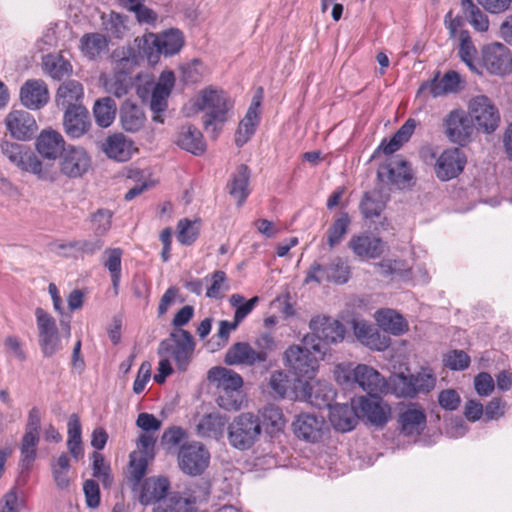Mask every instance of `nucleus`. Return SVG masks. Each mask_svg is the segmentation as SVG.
Returning a JSON list of instances; mask_svg holds the SVG:
<instances>
[{
    "mask_svg": "<svg viewBox=\"0 0 512 512\" xmlns=\"http://www.w3.org/2000/svg\"><path fill=\"white\" fill-rule=\"evenodd\" d=\"M245 395L242 390H222L219 391L217 403L227 411H238L243 406Z\"/></svg>",
    "mask_w": 512,
    "mask_h": 512,
    "instance_id": "55",
    "label": "nucleus"
},
{
    "mask_svg": "<svg viewBox=\"0 0 512 512\" xmlns=\"http://www.w3.org/2000/svg\"><path fill=\"white\" fill-rule=\"evenodd\" d=\"M374 319L381 330L394 336H400L408 331V323L405 318L393 309L377 310Z\"/></svg>",
    "mask_w": 512,
    "mask_h": 512,
    "instance_id": "35",
    "label": "nucleus"
},
{
    "mask_svg": "<svg viewBox=\"0 0 512 512\" xmlns=\"http://www.w3.org/2000/svg\"><path fill=\"white\" fill-rule=\"evenodd\" d=\"M466 112L478 133L490 135L500 126V110L494 100L487 95L478 94L470 97Z\"/></svg>",
    "mask_w": 512,
    "mask_h": 512,
    "instance_id": "7",
    "label": "nucleus"
},
{
    "mask_svg": "<svg viewBox=\"0 0 512 512\" xmlns=\"http://www.w3.org/2000/svg\"><path fill=\"white\" fill-rule=\"evenodd\" d=\"M350 278V268L347 263L337 258L331 262L328 267H323L319 264H314L307 273L305 282L311 281L321 282L328 280L337 284H344Z\"/></svg>",
    "mask_w": 512,
    "mask_h": 512,
    "instance_id": "23",
    "label": "nucleus"
},
{
    "mask_svg": "<svg viewBox=\"0 0 512 512\" xmlns=\"http://www.w3.org/2000/svg\"><path fill=\"white\" fill-rule=\"evenodd\" d=\"M208 379L219 391L241 390L243 378L237 372L225 367H213L208 372Z\"/></svg>",
    "mask_w": 512,
    "mask_h": 512,
    "instance_id": "38",
    "label": "nucleus"
},
{
    "mask_svg": "<svg viewBox=\"0 0 512 512\" xmlns=\"http://www.w3.org/2000/svg\"><path fill=\"white\" fill-rule=\"evenodd\" d=\"M293 432L297 438L317 443L329 433V426L323 416L315 413H301L292 423Z\"/></svg>",
    "mask_w": 512,
    "mask_h": 512,
    "instance_id": "17",
    "label": "nucleus"
},
{
    "mask_svg": "<svg viewBox=\"0 0 512 512\" xmlns=\"http://www.w3.org/2000/svg\"><path fill=\"white\" fill-rule=\"evenodd\" d=\"M169 482L165 478H148L142 485L139 501L142 505H148L159 501L166 495Z\"/></svg>",
    "mask_w": 512,
    "mask_h": 512,
    "instance_id": "42",
    "label": "nucleus"
},
{
    "mask_svg": "<svg viewBox=\"0 0 512 512\" xmlns=\"http://www.w3.org/2000/svg\"><path fill=\"white\" fill-rule=\"evenodd\" d=\"M360 208L364 217H377L385 208V201L378 192L366 193L361 202Z\"/></svg>",
    "mask_w": 512,
    "mask_h": 512,
    "instance_id": "57",
    "label": "nucleus"
},
{
    "mask_svg": "<svg viewBox=\"0 0 512 512\" xmlns=\"http://www.w3.org/2000/svg\"><path fill=\"white\" fill-rule=\"evenodd\" d=\"M310 333L303 337L305 345L318 354L325 355L324 345L338 344L345 338V327L338 320L317 315L309 322Z\"/></svg>",
    "mask_w": 512,
    "mask_h": 512,
    "instance_id": "6",
    "label": "nucleus"
},
{
    "mask_svg": "<svg viewBox=\"0 0 512 512\" xmlns=\"http://www.w3.org/2000/svg\"><path fill=\"white\" fill-rule=\"evenodd\" d=\"M466 156L459 148H450L443 151L435 163V174L441 181H448L457 177L464 169Z\"/></svg>",
    "mask_w": 512,
    "mask_h": 512,
    "instance_id": "22",
    "label": "nucleus"
},
{
    "mask_svg": "<svg viewBox=\"0 0 512 512\" xmlns=\"http://www.w3.org/2000/svg\"><path fill=\"white\" fill-rule=\"evenodd\" d=\"M119 116L122 128L131 133L139 131L146 120L143 110L130 100L122 104Z\"/></svg>",
    "mask_w": 512,
    "mask_h": 512,
    "instance_id": "39",
    "label": "nucleus"
},
{
    "mask_svg": "<svg viewBox=\"0 0 512 512\" xmlns=\"http://www.w3.org/2000/svg\"><path fill=\"white\" fill-rule=\"evenodd\" d=\"M84 90L80 82L69 80L62 83L56 94V104L65 110L80 106L77 102L83 97Z\"/></svg>",
    "mask_w": 512,
    "mask_h": 512,
    "instance_id": "41",
    "label": "nucleus"
},
{
    "mask_svg": "<svg viewBox=\"0 0 512 512\" xmlns=\"http://www.w3.org/2000/svg\"><path fill=\"white\" fill-rule=\"evenodd\" d=\"M443 126L448 139L461 146L470 143L476 132L467 112L461 109L449 112L444 119Z\"/></svg>",
    "mask_w": 512,
    "mask_h": 512,
    "instance_id": "16",
    "label": "nucleus"
},
{
    "mask_svg": "<svg viewBox=\"0 0 512 512\" xmlns=\"http://www.w3.org/2000/svg\"><path fill=\"white\" fill-rule=\"evenodd\" d=\"M414 129L415 121L407 120L388 142L386 140L382 141L378 151H382L386 155L394 153L410 139Z\"/></svg>",
    "mask_w": 512,
    "mask_h": 512,
    "instance_id": "47",
    "label": "nucleus"
},
{
    "mask_svg": "<svg viewBox=\"0 0 512 512\" xmlns=\"http://www.w3.org/2000/svg\"><path fill=\"white\" fill-rule=\"evenodd\" d=\"M263 358L264 354L256 353L249 343L237 342L226 351L224 361L228 365L253 366L262 363Z\"/></svg>",
    "mask_w": 512,
    "mask_h": 512,
    "instance_id": "32",
    "label": "nucleus"
},
{
    "mask_svg": "<svg viewBox=\"0 0 512 512\" xmlns=\"http://www.w3.org/2000/svg\"><path fill=\"white\" fill-rule=\"evenodd\" d=\"M43 70L53 79L60 80L64 76L69 75L72 66L63 57L58 55H46L43 57Z\"/></svg>",
    "mask_w": 512,
    "mask_h": 512,
    "instance_id": "51",
    "label": "nucleus"
},
{
    "mask_svg": "<svg viewBox=\"0 0 512 512\" xmlns=\"http://www.w3.org/2000/svg\"><path fill=\"white\" fill-rule=\"evenodd\" d=\"M349 224L350 218L348 214L341 213L328 231V243L330 247H334L340 243L344 235L347 233Z\"/></svg>",
    "mask_w": 512,
    "mask_h": 512,
    "instance_id": "60",
    "label": "nucleus"
},
{
    "mask_svg": "<svg viewBox=\"0 0 512 512\" xmlns=\"http://www.w3.org/2000/svg\"><path fill=\"white\" fill-rule=\"evenodd\" d=\"M458 38V55L461 61L466 64L471 72L481 75V56H479L469 32L461 30Z\"/></svg>",
    "mask_w": 512,
    "mask_h": 512,
    "instance_id": "36",
    "label": "nucleus"
},
{
    "mask_svg": "<svg viewBox=\"0 0 512 512\" xmlns=\"http://www.w3.org/2000/svg\"><path fill=\"white\" fill-rule=\"evenodd\" d=\"M443 362L451 370H464L469 366L470 357L462 350H452L444 355Z\"/></svg>",
    "mask_w": 512,
    "mask_h": 512,
    "instance_id": "64",
    "label": "nucleus"
},
{
    "mask_svg": "<svg viewBox=\"0 0 512 512\" xmlns=\"http://www.w3.org/2000/svg\"><path fill=\"white\" fill-rule=\"evenodd\" d=\"M353 253L361 259H374L384 251V244L378 237L369 234L354 235L348 243Z\"/></svg>",
    "mask_w": 512,
    "mask_h": 512,
    "instance_id": "30",
    "label": "nucleus"
},
{
    "mask_svg": "<svg viewBox=\"0 0 512 512\" xmlns=\"http://www.w3.org/2000/svg\"><path fill=\"white\" fill-rule=\"evenodd\" d=\"M102 25L104 30L114 38L122 37L127 29L124 18L115 12L104 14L102 16Z\"/></svg>",
    "mask_w": 512,
    "mask_h": 512,
    "instance_id": "59",
    "label": "nucleus"
},
{
    "mask_svg": "<svg viewBox=\"0 0 512 512\" xmlns=\"http://www.w3.org/2000/svg\"><path fill=\"white\" fill-rule=\"evenodd\" d=\"M182 77L186 83H198L206 75V67L199 60H193L181 67Z\"/></svg>",
    "mask_w": 512,
    "mask_h": 512,
    "instance_id": "62",
    "label": "nucleus"
},
{
    "mask_svg": "<svg viewBox=\"0 0 512 512\" xmlns=\"http://www.w3.org/2000/svg\"><path fill=\"white\" fill-rule=\"evenodd\" d=\"M413 389L415 390V397L419 394H427L432 391L437 382L435 372L429 367H422L415 374H411Z\"/></svg>",
    "mask_w": 512,
    "mask_h": 512,
    "instance_id": "52",
    "label": "nucleus"
},
{
    "mask_svg": "<svg viewBox=\"0 0 512 512\" xmlns=\"http://www.w3.org/2000/svg\"><path fill=\"white\" fill-rule=\"evenodd\" d=\"M36 151L47 160H55L60 157L66 148L63 136L51 128L44 129L37 136L35 141Z\"/></svg>",
    "mask_w": 512,
    "mask_h": 512,
    "instance_id": "28",
    "label": "nucleus"
},
{
    "mask_svg": "<svg viewBox=\"0 0 512 512\" xmlns=\"http://www.w3.org/2000/svg\"><path fill=\"white\" fill-rule=\"evenodd\" d=\"M195 345L194 338L189 331L178 329L173 331L168 339L160 343L158 354L169 357L180 371H184L192 359Z\"/></svg>",
    "mask_w": 512,
    "mask_h": 512,
    "instance_id": "9",
    "label": "nucleus"
},
{
    "mask_svg": "<svg viewBox=\"0 0 512 512\" xmlns=\"http://www.w3.org/2000/svg\"><path fill=\"white\" fill-rule=\"evenodd\" d=\"M226 418L218 413L205 415L198 423L197 430L201 436L219 439L222 437Z\"/></svg>",
    "mask_w": 512,
    "mask_h": 512,
    "instance_id": "46",
    "label": "nucleus"
},
{
    "mask_svg": "<svg viewBox=\"0 0 512 512\" xmlns=\"http://www.w3.org/2000/svg\"><path fill=\"white\" fill-rule=\"evenodd\" d=\"M92 167V157L82 146L68 145L58 160V178L62 175L69 179H78L86 175Z\"/></svg>",
    "mask_w": 512,
    "mask_h": 512,
    "instance_id": "13",
    "label": "nucleus"
},
{
    "mask_svg": "<svg viewBox=\"0 0 512 512\" xmlns=\"http://www.w3.org/2000/svg\"><path fill=\"white\" fill-rule=\"evenodd\" d=\"M175 74L171 70H164L158 77L157 82H147L137 87L138 97L149 104L150 110L154 113L153 121L163 123L162 113L168 107V98L175 86Z\"/></svg>",
    "mask_w": 512,
    "mask_h": 512,
    "instance_id": "5",
    "label": "nucleus"
},
{
    "mask_svg": "<svg viewBox=\"0 0 512 512\" xmlns=\"http://www.w3.org/2000/svg\"><path fill=\"white\" fill-rule=\"evenodd\" d=\"M263 422L270 426L273 431H280L285 426V419L282 410L274 405L265 407L262 411Z\"/></svg>",
    "mask_w": 512,
    "mask_h": 512,
    "instance_id": "63",
    "label": "nucleus"
},
{
    "mask_svg": "<svg viewBox=\"0 0 512 512\" xmlns=\"http://www.w3.org/2000/svg\"><path fill=\"white\" fill-rule=\"evenodd\" d=\"M175 143L181 149L194 155H201L206 150L202 133L192 125H184L179 128L175 136Z\"/></svg>",
    "mask_w": 512,
    "mask_h": 512,
    "instance_id": "34",
    "label": "nucleus"
},
{
    "mask_svg": "<svg viewBox=\"0 0 512 512\" xmlns=\"http://www.w3.org/2000/svg\"><path fill=\"white\" fill-rule=\"evenodd\" d=\"M260 103L261 97H254L244 118L240 121L235 134V143L237 146H243L255 133L260 121Z\"/></svg>",
    "mask_w": 512,
    "mask_h": 512,
    "instance_id": "31",
    "label": "nucleus"
},
{
    "mask_svg": "<svg viewBox=\"0 0 512 512\" xmlns=\"http://www.w3.org/2000/svg\"><path fill=\"white\" fill-rule=\"evenodd\" d=\"M460 4L464 15L474 30L481 33L489 30V17L473 0H460Z\"/></svg>",
    "mask_w": 512,
    "mask_h": 512,
    "instance_id": "44",
    "label": "nucleus"
},
{
    "mask_svg": "<svg viewBox=\"0 0 512 512\" xmlns=\"http://www.w3.org/2000/svg\"><path fill=\"white\" fill-rule=\"evenodd\" d=\"M334 380L341 386L361 388L369 394L385 392V378L373 367L366 364L342 362L334 366Z\"/></svg>",
    "mask_w": 512,
    "mask_h": 512,
    "instance_id": "3",
    "label": "nucleus"
},
{
    "mask_svg": "<svg viewBox=\"0 0 512 512\" xmlns=\"http://www.w3.org/2000/svg\"><path fill=\"white\" fill-rule=\"evenodd\" d=\"M458 38V55L461 61L466 64L471 72L481 75V56H479L469 32L461 30Z\"/></svg>",
    "mask_w": 512,
    "mask_h": 512,
    "instance_id": "37",
    "label": "nucleus"
},
{
    "mask_svg": "<svg viewBox=\"0 0 512 512\" xmlns=\"http://www.w3.org/2000/svg\"><path fill=\"white\" fill-rule=\"evenodd\" d=\"M179 467L188 475L202 474L209 465L210 453L198 442L183 445L178 454Z\"/></svg>",
    "mask_w": 512,
    "mask_h": 512,
    "instance_id": "20",
    "label": "nucleus"
},
{
    "mask_svg": "<svg viewBox=\"0 0 512 512\" xmlns=\"http://www.w3.org/2000/svg\"><path fill=\"white\" fill-rule=\"evenodd\" d=\"M399 422L404 434L419 435L425 428L426 416L420 407L412 405L400 414Z\"/></svg>",
    "mask_w": 512,
    "mask_h": 512,
    "instance_id": "40",
    "label": "nucleus"
},
{
    "mask_svg": "<svg viewBox=\"0 0 512 512\" xmlns=\"http://www.w3.org/2000/svg\"><path fill=\"white\" fill-rule=\"evenodd\" d=\"M39 442V433L25 430L21 444L23 466L28 467L36 457V446Z\"/></svg>",
    "mask_w": 512,
    "mask_h": 512,
    "instance_id": "58",
    "label": "nucleus"
},
{
    "mask_svg": "<svg viewBox=\"0 0 512 512\" xmlns=\"http://www.w3.org/2000/svg\"><path fill=\"white\" fill-rule=\"evenodd\" d=\"M258 302V296H254L246 301L242 295L237 293L232 294L229 297V303L235 308L234 320L236 324H240L252 312Z\"/></svg>",
    "mask_w": 512,
    "mask_h": 512,
    "instance_id": "53",
    "label": "nucleus"
},
{
    "mask_svg": "<svg viewBox=\"0 0 512 512\" xmlns=\"http://www.w3.org/2000/svg\"><path fill=\"white\" fill-rule=\"evenodd\" d=\"M64 131L72 139H78L90 128L87 109L84 106H73L67 109L63 120Z\"/></svg>",
    "mask_w": 512,
    "mask_h": 512,
    "instance_id": "29",
    "label": "nucleus"
},
{
    "mask_svg": "<svg viewBox=\"0 0 512 512\" xmlns=\"http://www.w3.org/2000/svg\"><path fill=\"white\" fill-rule=\"evenodd\" d=\"M311 345L301 344L289 346L283 356L284 365L295 376V384L316 376L320 367V359L314 355Z\"/></svg>",
    "mask_w": 512,
    "mask_h": 512,
    "instance_id": "8",
    "label": "nucleus"
},
{
    "mask_svg": "<svg viewBox=\"0 0 512 512\" xmlns=\"http://www.w3.org/2000/svg\"><path fill=\"white\" fill-rule=\"evenodd\" d=\"M19 99L24 107L39 110L49 101L47 85L40 79L27 80L20 88Z\"/></svg>",
    "mask_w": 512,
    "mask_h": 512,
    "instance_id": "26",
    "label": "nucleus"
},
{
    "mask_svg": "<svg viewBox=\"0 0 512 512\" xmlns=\"http://www.w3.org/2000/svg\"><path fill=\"white\" fill-rule=\"evenodd\" d=\"M133 65V59L123 57L116 62L112 72L103 73L100 77V81L105 91L118 98L126 95L132 85L129 71L132 69Z\"/></svg>",
    "mask_w": 512,
    "mask_h": 512,
    "instance_id": "19",
    "label": "nucleus"
},
{
    "mask_svg": "<svg viewBox=\"0 0 512 512\" xmlns=\"http://www.w3.org/2000/svg\"><path fill=\"white\" fill-rule=\"evenodd\" d=\"M136 41L141 56L154 65L159 62L161 55L168 57L177 54L184 45V36L178 29H169L158 34H144Z\"/></svg>",
    "mask_w": 512,
    "mask_h": 512,
    "instance_id": "4",
    "label": "nucleus"
},
{
    "mask_svg": "<svg viewBox=\"0 0 512 512\" xmlns=\"http://www.w3.org/2000/svg\"><path fill=\"white\" fill-rule=\"evenodd\" d=\"M38 343L44 357H52L63 349L55 318L41 307L35 309Z\"/></svg>",
    "mask_w": 512,
    "mask_h": 512,
    "instance_id": "11",
    "label": "nucleus"
},
{
    "mask_svg": "<svg viewBox=\"0 0 512 512\" xmlns=\"http://www.w3.org/2000/svg\"><path fill=\"white\" fill-rule=\"evenodd\" d=\"M351 326L356 339L371 350L384 351L390 345V338L381 334L370 323L363 319H353Z\"/></svg>",
    "mask_w": 512,
    "mask_h": 512,
    "instance_id": "25",
    "label": "nucleus"
},
{
    "mask_svg": "<svg viewBox=\"0 0 512 512\" xmlns=\"http://www.w3.org/2000/svg\"><path fill=\"white\" fill-rule=\"evenodd\" d=\"M101 150L109 159L117 162H127L138 152L134 141L123 133L107 136L101 145Z\"/></svg>",
    "mask_w": 512,
    "mask_h": 512,
    "instance_id": "24",
    "label": "nucleus"
},
{
    "mask_svg": "<svg viewBox=\"0 0 512 512\" xmlns=\"http://www.w3.org/2000/svg\"><path fill=\"white\" fill-rule=\"evenodd\" d=\"M249 170L246 166L241 165L237 168L235 174L228 185L230 195L241 205L249 195Z\"/></svg>",
    "mask_w": 512,
    "mask_h": 512,
    "instance_id": "45",
    "label": "nucleus"
},
{
    "mask_svg": "<svg viewBox=\"0 0 512 512\" xmlns=\"http://www.w3.org/2000/svg\"><path fill=\"white\" fill-rule=\"evenodd\" d=\"M0 150L11 164L22 172L32 174L40 181L58 180L56 165L52 162H43L30 147L4 140L0 144Z\"/></svg>",
    "mask_w": 512,
    "mask_h": 512,
    "instance_id": "2",
    "label": "nucleus"
},
{
    "mask_svg": "<svg viewBox=\"0 0 512 512\" xmlns=\"http://www.w3.org/2000/svg\"><path fill=\"white\" fill-rule=\"evenodd\" d=\"M70 468V461L66 454H61L57 460L52 464V472L54 480L58 487L66 488L69 484L68 471Z\"/></svg>",
    "mask_w": 512,
    "mask_h": 512,
    "instance_id": "61",
    "label": "nucleus"
},
{
    "mask_svg": "<svg viewBox=\"0 0 512 512\" xmlns=\"http://www.w3.org/2000/svg\"><path fill=\"white\" fill-rule=\"evenodd\" d=\"M233 101L228 94L213 86L201 89L184 107L186 116L191 117L203 112L202 124L207 132L215 136L228 120Z\"/></svg>",
    "mask_w": 512,
    "mask_h": 512,
    "instance_id": "1",
    "label": "nucleus"
},
{
    "mask_svg": "<svg viewBox=\"0 0 512 512\" xmlns=\"http://www.w3.org/2000/svg\"><path fill=\"white\" fill-rule=\"evenodd\" d=\"M108 40L100 33H88L80 40V49L89 59H95L107 49Z\"/></svg>",
    "mask_w": 512,
    "mask_h": 512,
    "instance_id": "48",
    "label": "nucleus"
},
{
    "mask_svg": "<svg viewBox=\"0 0 512 512\" xmlns=\"http://www.w3.org/2000/svg\"><path fill=\"white\" fill-rule=\"evenodd\" d=\"M156 439L151 434L141 433L136 449L129 456L128 478L135 485L145 476L148 462L154 457Z\"/></svg>",
    "mask_w": 512,
    "mask_h": 512,
    "instance_id": "15",
    "label": "nucleus"
},
{
    "mask_svg": "<svg viewBox=\"0 0 512 512\" xmlns=\"http://www.w3.org/2000/svg\"><path fill=\"white\" fill-rule=\"evenodd\" d=\"M261 431L258 416L250 412L241 413L228 426V440L233 447L246 450L259 439Z\"/></svg>",
    "mask_w": 512,
    "mask_h": 512,
    "instance_id": "10",
    "label": "nucleus"
},
{
    "mask_svg": "<svg viewBox=\"0 0 512 512\" xmlns=\"http://www.w3.org/2000/svg\"><path fill=\"white\" fill-rule=\"evenodd\" d=\"M353 403L359 418L366 419L372 425L383 426L390 418L391 408L380 398L360 396L354 398Z\"/></svg>",
    "mask_w": 512,
    "mask_h": 512,
    "instance_id": "21",
    "label": "nucleus"
},
{
    "mask_svg": "<svg viewBox=\"0 0 512 512\" xmlns=\"http://www.w3.org/2000/svg\"><path fill=\"white\" fill-rule=\"evenodd\" d=\"M329 419L332 426L340 432H348L355 428L359 414L354 407L353 400L351 405L336 404L329 407Z\"/></svg>",
    "mask_w": 512,
    "mask_h": 512,
    "instance_id": "33",
    "label": "nucleus"
},
{
    "mask_svg": "<svg viewBox=\"0 0 512 512\" xmlns=\"http://www.w3.org/2000/svg\"><path fill=\"white\" fill-rule=\"evenodd\" d=\"M122 254L123 252L120 248L106 249L103 254V265L111 275L112 285L116 292L121 279Z\"/></svg>",
    "mask_w": 512,
    "mask_h": 512,
    "instance_id": "50",
    "label": "nucleus"
},
{
    "mask_svg": "<svg viewBox=\"0 0 512 512\" xmlns=\"http://www.w3.org/2000/svg\"><path fill=\"white\" fill-rule=\"evenodd\" d=\"M294 394L297 400L307 402L317 408H329L337 392L330 382L314 377L295 384Z\"/></svg>",
    "mask_w": 512,
    "mask_h": 512,
    "instance_id": "12",
    "label": "nucleus"
},
{
    "mask_svg": "<svg viewBox=\"0 0 512 512\" xmlns=\"http://www.w3.org/2000/svg\"><path fill=\"white\" fill-rule=\"evenodd\" d=\"M96 123L103 128L109 127L116 115V104L110 97L98 99L93 107Z\"/></svg>",
    "mask_w": 512,
    "mask_h": 512,
    "instance_id": "49",
    "label": "nucleus"
},
{
    "mask_svg": "<svg viewBox=\"0 0 512 512\" xmlns=\"http://www.w3.org/2000/svg\"><path fill=\"white\" fill-rule=\"evenodd\" d=\"M4 125L11 138L17 141L32 140L39 129L35 117L22 109L11 110L4 118Z\"/></svg>",
    "mask_w": 512,
    "mask_h": 512,
    "instance_id": "18",
    "label": "nucleus"
},
{
    "mask_svg": "<svg viewBox=\"0 0 512 512\" xmlns=\"http://www.w3.org/2000/svg\"><path fill=\"white\" fill-rule=\"evenodd\" d=\"M177 240L182 245H191L198 237L200 220L181 219L177 225Z\"/></svg>",
    "mask_w": 512,
    "mask_h": 512,
    "instance_id": "54",
    "label": "nucleus"
},
{
    "mask_svg": "<svg viewBox=\"0 0 512 512\" xmlns=\"http://www.w3.org/2000/svg\"><path fill=\"white\" fill-rule=\"evenodd\" d=\"M378 177L387 184L405 188L412 180L413 174L409 164L400 158L391 160L388 164L378 169Z\"/></svg>",
    "mask_w": 512,
    "mask_h": 512,
    "instance_id": "27",
    "label": "nucleus"
},
{
    "mask_svg": "<svg viewBox=\"0 0 512 512\" xmlns=\"http://www.w3.org/2000/svg\"><path fill=\"white\" fill-rule=\"evenodd\" d=\"M392 394L397 398H415V390L413 389L410 375L397 373L391 375L385 380V392L383 394Z\"/></svg>",
    "mask_w": 512,
    "mask_h": 512,
    "instance_id": "43",
    "label": "nucleus"
},
{
    "mask_svg": "<svg viewBox=\"0 0 512 512\" xmlns=\"http://www.w3.org/2000/svg\"><path fill=\"white\" fill-rule=\"evenodd\" d=\"M92 460V475L101 481L104 488L111 487L113 483V477L111 475L110 465L105 461L102 454L98 452H94L92 454Z\"/></svg>",
    "mask_w": 512,
    "mask_h": 512,
    "instance_id": "56",
    "label": "nucleus"
},
{
    "mask_svg": "<svg viewBox=\"0 0 512 512\" xmlns=\"http://www.w3.org/2000/svg\"><path fill=\"white\" fill-rule=\"evenodd\" d=\"M486 71L492 75L503 76L512 71V53L500 43L486 44L481 48V75Z\"/></svg>",
    "mask_w": 512,
    "mask_h": 512,
    "instance_id": "14",
    "label": "nucleus"
}]
</instances>
